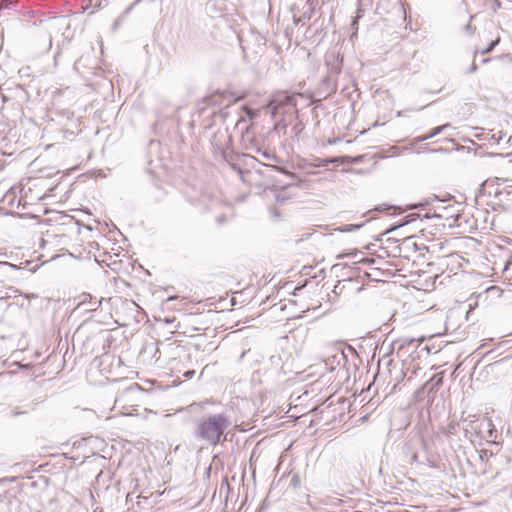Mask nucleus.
I'll use <instances>...</instances> for the list:
<instances>
[{
	"instance_id": "obj_2",
	"label": "nucleus",
	"mask_w": 512,
	"mask_h": 512,
	"mask_svg": "<svg viewBox=\"0 0 512 512\" xmlns=\"http://www.w3.org/2000/svg\"><path fill=\"white\" fill-rule=\"evenodd\" d=\"M241 97L234 98L233 94L230 92H221V93H214L204 99V103H206L207 106L220 108L222 106L228 107L231 103L235 102L236 100H239Z\"/></svg>"
},
{
	"instance_id": "obj_16",
	"label": "nucleus",
	"mask_w": 512,
	"mask_h": 512,
	"mask_svg": "<svg viewBox=\"0 0 512 512\" xmlns=\"http://www.w3.org/2000/svg\"><path fill=\"white\" fill-rule=\"evenodd\" d=\"M411 459L413 462H416L418 460L417 454H413Z\"/></svg>"
},
{
	"instance_id": "obj_6",
	"label": "nucleus",
	"mask_w": 512,
	"mask_h": 512,
	"mask_svg": "<svg viewBox=\"0 0 512 512\" xmlns=\"http://www.w3.org/2000/svg\"><path fill=\"white\" fill-rule=\"evenodd\" d=\"M362 227V224H349L336 228L335 230L340 232H351Z\"/></svg>"
},
{
	"instance_id": "obj_1",
	"label": "nucleus",
	"mask_w": 512,
	"mask_h": 512,
	"mask_svg": "<svg viewBox=\"0 0 512 512\" xmlns=\"http://www.w3.org/2000/svg\"><path fill=\"white\" fill-rule=\"evenodd\" d=\"M231 421L225 414H214L200 420L196 435L211 445L218 444L224 432L230 427Z\"/></svg>"
},
{
	"instance_id": "obj_15",
	"label": "nucleus",
	"mask_w": 512,
	"mask_h": 512,
	"mask_svg": "<svg viewBox=\"0 0 512 512\" xmlns=\"http://www.w3.org/2000/svg\"><path fill=\"white\" fill-rule=\"evenodd\" d=\"M286 175L292 177V178H295V174L294 173H291V172H287V171H283Z\"/></svg>"
},
{
	"instance_id": "obj_5",
	"label": "nucleus",
	"mask_w": 512,
	"mask_h": 512,
	"mask_svg": "<svg viewBox=\"0 0 512 512\" xmlns=\"http://www.w3.org/2000/svg\"><path fill=\"white\" fill-rule=\"evenodd\" d=\"M448 126V124H445V125H441V126H438V127H435L431 130V132L425 136H422L420 138V141H425V140H428L436 135H438L440 132H442L446 127Z\"/></svg>"
},
{
	"instance_id": "obj_14",
	"label": "nucleus",
	"mask_w": 512,
	"mask_h": 512,
	"mask_svg": "<svg viewBox=\"0 0 512 512\" xmlns=\"http://www.w3.org/2000/svg\"><path fill=\"white\" fill-rule=\"evenodd\" d=\"M83 299L81 300V302L79 304H84L85 301H87V298L90 297V295H82Z\"/></svg>"
},
{
	"instance_id": "obj_4",
	"label": "nucleus",
	"mask_w": 512,
	"mask_h": 512,
	"mask_svg": "<svg viewBox=\"0 0 512 512\" xmlns=\"http://www.w3.org/2000/svg\"><path fill=\"white\" fill-rule=\"evenodd\" d=\"M347 159H349V157H347V156L346 157L327 158V159L316 158L314 160V162L306 164V166L324 167V166H327L329 163L344 162Z\"/></svg>"
},
{
	"instance_id": "obj_17",
	"label": "nucleus",
	"mask_w": 512,
	"mask_h": 512,
	"mask_svg": "<svg viewBox=\"0 0 512 512\" xmlns=\"http://www.w3.org/2000/svg\"><path fill=\"white\" fill-rule=\"evenodd\" d=\"M97 303L95 302L93 305H91V307L89 308L90 310H95L97 308Z\"/></svg>"
},
{
	"instance_id": "obj_3",
	"label": "nucleus",
	"mask_w": 512,
	"mask_h": 512,
	"mask_svg": "<svg viewBox=\"0 0 512 512\" xmlns=\"http://www.w3.org/2000/svg\"><path fill=\"white\" fill-rule=\"evenodd\" d=\"M291 101H292L291 96L282 95V96H279V97H276V98L270 100L267 105V109H271L272 117H274L280 107H282L283 105H286V104L287 105L290 104Z\"/></svg>"
},
{
	"instance_id": "obj_8",
	"label": "nucleus",
	"mask_w": 512,
	"mask_h": 512,
	"mask_svg": "<svg viewBox=\"0 0 512 512\" xmlns=\"http://www.w3.org/2000/svg\"><path fill=\"white\" fill-rule=\"evenodd\" d=\"M499 43V38L493 40L489 46L485 50L482 51V54H487L493 50V48Z\"/></svg>"
},
{
	"instance_id": "obj_7",
	"label": "nucleus",
	"mask_w": 512,
	"mask_h": 512,
	"mask_svg": "<svg viewBox=\"0 0 512 512\" xmlns=\"http://www.w3.org/2000/svg\"><path fill=\"white\" fill-rule=\"evenodd\" d=\"M243 111L246 113V115L250 118V119H253L257 116V111H254L252 110L251 108L247 107V106H244L243 107Z\"/></svg>"
},
{
	"instance_id": "obj_18",
	"label": "nucleus",
	"mask_w": 512,
	"mask_h": 512,
	"mask_svg": "<svg viewBox=\"0 0 512 512\" xmlns=\"http://www.w3.org/2000/svg\"><path fill=\"white\" fill-rule=\"evenodd\" d=\"M504 181H505V179H503V178H498V177L496 178V182H497L498 184H499L500 182H504Z\"/></svg>"
},
{
	"instance_id": "obj_10",
	"label": "nucleus",
	"mask_w": 512,
	"mask_h": 512,
	"mask_svg": "<svg viewBox=\"0 0 512 512\" xmlns=\"http://www.w3.org/2000/svg\"><path fill=\"white\" fill-rule=\"evenodd\" d=\"M194 374H195V371H194V370H189V371H187V372H185V373H184V376H185L186 378H192Z\"/></svg>"
},
{
	"instance_id": "obj_12",
	"label": "nucleus",
	"mask_w": 512,
	"mask_h": 512,
	"mask_svg": "<svg viewBox=\"0 0 512 512\" xmlns=\"http://www.w3.org/2000/svg\"><path fill=\"white\" fill-rule=\"evenodd\" d=\"M262 155H263V157L265 159H272L273 158V155L270 154L269 152H266V151L262 152Z\"/></svg>"
},
{
	"instance_id": "obj_11",
	"label": "nucleus",
	"mask_w": 512,
	"mask_h": 512,
	"mask_svg": "<svg viewBox=\"0 0 512 512\" xmlns=\"http://www.w3.org/2000/svg\"><path fill=\"white\" fill-rule=\"evenodd\" d=\"M307 163H304L301 167L306 170L308 174H312V169H309L311 166H306Z\"/></svg>"
},
{
	"instance_id": "obj_13",
	"label": "nucleus",
	"mask_w": 512,
	"mask_h": 512,
	"mask_svg": "<svg viewBox=\"0 0 512 512\" xmlns=\"http://www.w3.org/2000/svg\"><path fill=\"white\" fill-rule=\"evenodd\" d=\"M477 70V65L475 63H472L469 72L474 73Z\"/></svg>"
},
{
	"instance_id": "obj_9",
	"label": "nucleus",
	"mask_w": 512,
	"mask_h": 512,
	"mask_svg": "<svg viewBox=\"0 0 512 512\" xmlns=\"http://www.w3.org/2000/svg\"><path fill=\"white\" fill-rule=\"evenodd\" d=\"M512 265V252L509 254L505 265H504V272L508 271L509 267Z\"/></svg>"
}]
</instances>
